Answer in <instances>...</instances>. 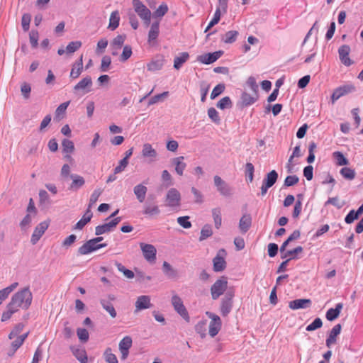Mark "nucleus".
Listing matches in <instances>:
<instances>
[{"instance_id": "nucleus-46", "label": "nucleus", "mask_w": 363, "mask_h": 363, "mask_svg": "<svg viewBox=\"0 0 363 363\" xmlns=\"http://www.w3.org/2000/svg\"><path fill=\"white\" fill-rule=\"evenodd\" d=\"M69 104V101H67L61 104L55 111V117L58 119H61L64 117L66 110Z\"/></svg>"}, {"instance_id": "nucleus-17", "label": "nucleus", "mask_w": 363, "mask_h": 363, "mask_svg": "<svg viewBox=\"0 0 363 363\" xmlns=\"http://www.w3.org/2000/svg\"><path fill=\"white\" fill-rule=\"evenodd\" d=\"M150 297L147 295H143L138 297L135 303V312L137 313L140 311L147 309L152 307V303L150 301Z\"/></svg>"}, {"instance_id": "nucleus-37", "label": "nucleus", "mask_w": 363, "mask_h": 363, "mask_svg": "<svg viewBox=\"0 0 363 363\" xmlns=\"http://www.w3.org/2000/svg\"><path fill=\"white\" fill-rule=\"evenodd\" d=\"M162 270L164 274L169 277V278H174L177 275V270L173 269V267L171 266L169 263L167 262H164L162 264Z\"/></svg>"}, {"instance_id": "nucleus-22", "label": "nucleus", "mask_w": 363, "mask_h": 363, "mask_svg": "<svg viewBox=\"0 0 363 363\" xmlns=\"http://www.w3.org/2000/svg\"><path fill=\"white\" fill-rule=\"evenodd\" d=\"M341 328L342 327L340 324H337L332 328V330L330 332L329 336L328 337L325 341V344L328 347H330L331 345L335 343L336 337L340 333Z\"/></svg>"}, {"instance_id": "nucleus-64", "label": "nucleus", "mask_w": 363, "mask_h": 363, "mask_svg": "<svg viewBox=\"0 0 363 363\" xmlns=\"http://www.w3.org/2000/svg\"><path fill=\"white\" fill-rule=\"evenodd\" d=\"M189 220V216H181L177 218V223L184 228L189 229L192 225L191 223Z\"/></svg>"}, {"instance_id": "nucleus-29", "label": "nucleus", "mask_w": 363, "mask_h": 363, "mask_svg": "<svg viewBox=\"0 0 363 363\" xmlns=\"http://www.w3.org/2000/svg\"><path fill=\"white\" fill-rule=\"evenodd\" d=\"M70 349L74 357L80 362V363L87 362L88 358L84 349L76 347H71Z\"/></svg>"}, {"instance_id": "nucleus-26", "label": "nucleus", "mask_w": 363, "mask_h": 363, "mask_svg": "<svg viewBox=\"0 0 363 363\" xmlns=\"http://www.w3.org/2000/svg\"><path fill=\"white\" fill-rule=\"evenodd\" d=\"M133 191L138 201L143 203L145 199L147 188L145 185L140 184L134 187Z\"/></svg>"}, {"instance_id": "nucleus-4", "label": "nucleus", "mask_w": 363, "mask_h": 363, "mask_svg": "<svg viewBox=\"0 0 363 363\" xmlns=\"http://www.w3.org/2000/svg\"><path fill=\"white\" fill-rule=\"evenodd\" d=\"M213 182L218 192L221 196L230 197L233 195V189L220 177L218 175L214 176Z\"/></svg>"}, {"instance_id": "nucleus-6", "label": "nucleus", "mask_w": 363, "mask_h": 363, "mask_svg": "<svg viewBox=\"0 0 363 363\" xmlns=\"http://www.w3.org/2000/svg\"><path fill=\"white\" fill-rule=\"evenodd\" d=\"M181 204V194L175 188H171L167 193L165 206L171 208H178Z\"/></svg>"}, {"instance_id": "nucleus-14", "label": "nucleus", "mask_w": 363, "mask_h": 363, "mask_svg": "<svg viewBox=\"0 0 363 363\" xmlns=\"http://www.w3.org/2000/svg\"><path fill=\"white\" fill-rule=\"evenodd\" d=\"M350 50V48L347 45H343L338 49L340 60L347 67L353 64V61L349 57Z\"/></svg>"}, {"instance_id": "nucleus-49", "label": "nucleus", "mask_w": 363, "mask_h": 363, "mask_svg": "<svg viewBox=\"0 0 363 363\" xmlns=\"http://www.w3.org/2000/svg\"><path fill=\"white\" fill-rule=\"evenodd\" d=\"M115 264L118 271L122 272L125 277H127L128 279H133L134 277L133 272L126 269L121 263L116 262Z\"/></svg>"}, {"instance_id": "nucleus-2", "label": "nucleus", "mask_w": 363, "mask_h": 363, "mask_svg": "<svg viewBox=\"0 0 363 363\" xmlns=\"http://www.w3.org/2000/svg\"><path fill=\"white\" fill-rule=\"evenodd\" d=\"M135 11L144 21L146 26H149L151 20V11L140 0H133Z\"/></svg>"}, {"instance_id": "nucleus-9", "label": "nucleus", "mask_w": 363, "mask_h": 363, "mask_svg": "<svg viewBox=\"0 0 363 363\" xmlns=\"http://www.w3.org/2000/svg\"><path fill=\"white\" fill-rule=\"evenodd\" d=\"M234 294L228 291L221 300L220 313L223 316H227L233 308V298Z\"/></svg>"}, {"instance_id": "nucleus-56", "label": "nucleus", "mask_w": 363, "mask_h": 363, "mask_svg": "<svg viewBox=\"0 0 363 363\" xmlns=\"http://www.w3.org/2000/svg\"><path fill=\"white\" fill-rule=\"evenodd\" d=\"M31 21V16L29 13H24L21 18V25L23 30L26 32L29 30Z\"/></svg>"}, {"instance_id": "nucleus-63", "label": "nucleus", "mask_w": 363, "mask_h": 363, "mask_svg": "<svg viewBox=\"0 0 363 363\" xmlns=\"http://www.w3.org/2000/svg\"><path fill=\"white\" fill-rule=\"evenodd\" d=\"M298 181L299 179L296 175H289L286 177L284 185L287 187L291 186L296 184Z\"/></svg>"}, {"instance_id": "nucleus-45", "label": "nucleus", "mask_w": 363, "mask_h": 363, "mask_svg": "<svg viewBox=\"0 0 363 363\" xmlns=\"http://www.w3.org/2000/svg\"><path fill=\"white\" fill-rule=\"evenodd\" d=\"M133 344L131 337L125 336L119 342V350H130Z\"/></svg>"}, {"instance_id": "nucleus-48", "label": "nucleus", "mask_w": 363, "mask_h": 363, "mask_svg": "<svg viewBox=\"0 0 363 363\" xmlns=\"http://www.w3.org/2000/svg\"><path fill=\"white\" fill-rule=\"evenodd\" d=\"M302 251H303V247L301 246H298L296 248H294V250H286V252H284L281 254V257L282 259H285L286 257H289V258L293 257V259H294L295 258L294 255L298 253H301Z\"/></svg>"}, {"instance_id": "nucleus-54", "label": "nucleus", "mask_w": 363, "mask_h": 363, "mask_svg": "<svg viewBox=\"0 0 363 363\" xmlns=\"http://www.w3.org/2000/svg\"><path fill=\"white\" fill-rule=\"evenodd\" d=\"M125 40V35H118L112 41L111 46L115 49H119L122 47Z\"/></svg>"}, {"instance_id": "nucleus-55", "label": "nucleus", "mask_w": 363, "mask_h": 363, "mask_svg": "<svg viewBox=\"0 0 363 363\" xmlns=\"http://www.w3.org/2000/svg\"><path fill=\"white\" fill-rule=\"evenodd\" d=\"M225 89V84H218V85H216L211 94V99H216L217 96H218L220 94H221L224 90Z\"/></svg>"}, {"instance_id": "nucleus-23", "label": "nucleus", "mask_w": 363, "mask_h": 363, "mask_svg": "<svg viewBox=\"0 0 363 363\" xmlns=\"http://www.w3.org/2000/svg\"><path fill=\"white\" fill-rule=\"evenodd\" d=\"M142 155L143 157L150 158L151 161H153L157 157V152L156 150L152 147V145L150 143H145L143 145Z\"/></svg>"}, {"instance_id": "nucleus-59", "label": "nucleus", "mask_w": 363, "mask_h": 363, "mask_svg": "<svg viewBox=\"0 0 363 363\" xmlns=\"http://www.w3.org/2000/svg\"><path fill=\"white\" fill-rule=\"evenodd\" d=\"M254 172H255L254 165L252 163H250V162H247L245 164V174H246V175L247 177V180L250 182H252L253 181V179H254Z\"/></svg>"}, {"instance_id": "nucleus-50", "label": "nucleus", "mask_w": 363, "mask_h": 363, "mask_svg": "<svg viewBox=\"0 0 363 363\" xmlns=\"http://www.w3.org/2000/svg\"><path fill=\"white\" fill-rule=\"evenodd\" d=\"M208 116L213 123L216 124H219L220 123V118L218 112L215 108L211 107L208 108Z\"/></svg>"}, {"instance_id": "nucleus-39", "label": "nucleus", "mask_w": 363, "mask_h": 363, "mask_svg": "<svg viewBox=\"0 0 363 363\" xmlns=\"http://www.w3.org/2000/svg\"><path fill=\"white\" fill-rule=\"evenodd\" d=\"M102 192L103 189L100 188L96 189L93 191L89 199V205L87 208L88 209L91 210V208L95 205Z\"/></svg>"}, {"instance_id": "nucleus-34", "label": "nucleus", "mask_w": 363, "mask_h": 363, "mask_svg": "<svg viewBox=\"0 0 363 363\" xmlns=\"http://www.w3.org/2000/svg\"><path fill=\"white\" fill-rule=\"evenodd\" d=\"M278 177V173L275 170H272L266 175L262 182L272 187L277 181Z\"/></svg>"}, {"instance_id": "nucleus-15", "label": "nucleus", "mask_w": 363, "mask_h": 363, "mask_svg": "<svg viewBox=\"0 0 363 363\" xmlns=\"http://www.w3.org/2000/svg\"><path fill=\"white\" fill-rule=\"evenodd\" d=\"M223 51H216L212 53H207L197 57V60L203 64L209 65L216 62L223 55Z\"/></svg>"}, {"instance_id": "nucleus-28", "label": "nucleus", "mask_w": 363, "mask_h": 363, "mask_svg": "<svg viewBox=\"0 0 363 363\" xmlns=\"http://www.w3.org/2000/svg\"><path fill=\"white\" fill-rule=\"evenodd\" d=\"M342 308L343 304L342 303H337L335 308H331L328 310L325 315L326 318L330 321L334 320L339 316Z\"/></svg>"}, {"instance_id": "nucleus-62", "label": "nucleus", "mask_w": 363, "mask_h": 363, "mask_svg": "<svg viewBox=\"0 0 363 363\" xmlns=\"http://www.w3.org/2000/svg\"><path fill=\"white\" fill-rule=\"evenodd\" d=\"M331 204L337 207V208H341L345 203L343 201H340L339 198L337 196L329 198L325 203V206Z\"/></svg>"}, {"instance_id": "nucleus-31", "label": "nucleus", "mask_w": 363, "mask_h": 363, "mask_svg": "<svg viewBox=\"0 0 363 363\" xmlns=\"http://www.w3.org/2000/svg\"><path fill=\"white\" fill-rule=\"evenodd\" d=\"M100 303L102 306V308L107 312L109 313L110 316L112 318H114L116 317L117 315V313H116V311L113 306V305L111 303V301H109L108 300L106 299V298H101L100 300Z\"/></svg>"}, {"instance_id": "nucleus-53", "label": "nucleus", "mask_w": 363, "mask_h": 363, "mask_svg": "<svg viewBox=\"0 0 363 363\" xmlns=\"http://www.w3.org/2000/svg\"><path fill=\"white\" fill-rule=\"evenodd\" d=\"M39 34L38 30H32L29 33L30 43L33 48H36L38 45Z\"/></svg>"}, {"instance_id": "nucleus-58", "label": "nucleus", "mask_w": 363, "mask_h": 363, "mask_svg": "<svg viewBox=\"0 0 363 363\" xmlns=\"http://www.w3.org/2000/svg\"><path fill=\"white\" fill-rule=\"evenodd\" d=\"M132 48L130 45H125L123 47V52H122V54L121 55V57H120V60L121 62H125L126 60H128L130 56L132 55Z\"/></svg>"}, {"instance_id": "nucleus-10", "label": "nucleus", "mask_w": 363, "mask_h": 363, "mask_svg": "<svg viewBox=\"0 0 363 363\" xmlns=\"http://www.w3.org/2000/svg\"><path fill=\"white\" fill-rule=\"evenodd\" d=\"M140 246L145 259L150 262H154L156 259L157 255L155 247L151 244L143 242H141Z\"/></svg>"}, {"instance_id": "nucleus-20", "label": "nucleus", "mask_w": 363, "mask_h": 363, "mask_svg": "<svg viewBox=\"0 0 363 363\" xmlns=\"http://www.w3.org/2000/svg\"><path fill=\"white\" fill-rule=\"evenodd\" d=\"M70 179L72 180L69 189L72 191H77L79 189L82 187L85 184L84 179L78 174H72L69 175Z\"/></svg>"}, {"instance_id": "nucleus-44", "label": "nucleus", "mask_w": 363, "mask_h": 363, "mask_svg": "<svg viewBox=\"0 0 363 363\" xmlns=\"http://www.w3.org/2000/svg\"><path fill=\"white\" fill-rule=\"evenodd\" d=\"M104 357L107 363H118V359L116 356L112 353V350L110 347L106 349L104 353Z\"/></svg>"}, {"instance_id": "nucleus-42", "label": "nucleus", "mask_w": 363, "mask_h": 363, "mask_svg": "<svg viewBox=\"0 0 363 363\" xmlns=\"http://www.w3.org/2000/svg\"><path fill=\"white\" fill-rule=\"evenodd\" d=\"M160 211L156 205H145L143 213L148 216H154L160 214Z\"/></svg>"}, {"instance_id": "nucleus-27", "label": "nucleus", "mask_w": 363, "mask_h": 363, "mask_svg": "<svg viewBox=\"0 0 363 363\" xmlns=\"http://www.w3.org/2000/svg\"><path fill=\"white\" fill-rule=\"evenodd\" d=\"M252 225V218L250 214H245L239 222V228L242 233H245Z\"/></svg>"}, {"instance_id": "nucleus-38", "label": "nucleus", "mask_w": 363, "mask_h": 363, "mask_svg": "<svg viewBox=\"0 0 363 363\" xmlns=\"http://www.w3.org/2000/svg\"><path fill=\"white\" fill-rule=\"evenodd\" d=\"M18 310L13 307L10 303L6 306V310L1 315V321L5 322L11 318L12 315L16 313Z\"/></svg>"}, {"instance_id": "nucleus-7", "label": "nucleus", "mask_w": 363, "mask_h": 363, "mask_svg": "<svg viewBox=\"0 0 363 363\" xmlns=\"http://www.w3.org/2000/svg\"><path fill=\"white\" fill-rule=\"evenodd\" d=\"M206 315L211 319V322L209 323V335L213 337H215L221 328L222 322L220 317L211 312L207 311L206 313Z\"/></svg>"}, {"instance_id": "nucleus-25", "label": "nucleus", "mask_w": 363, "mask_h": 363, "mask_svg": "<svg viewBox=\"0 0 363 363\" xmlns=\"http://www.w3.org/2000/svg\"><path fill=\"white\" fill-rule=\"evenodd\" d=\"M93 213L91 210L86 209L82 218L76 223L74 230H82L91 220Z\"/></svg>"}, {"instance_id": "nucleus-5", "label": "nucleus", "mask_w": 363, "mask_h": 363, "mask_svg": "<svg viewBox=\"0 0 363 363\" xmlns=\"http://www.w3.org/2000/svg\"><path fill=\"white\" fill-rule=\"evenodd\" d=\"M171 303L174 309L178 314H179L186 322H189L190 318L188 311L184 306L182 298L176 294H174Z\"/></svg>"}, {"instance_id": "nucleus-8", "label": "nucleus", "mask_w": 363, "mask_h": 363, "mask_svg": "<svg viewBox=\"0 0 363 363\" xmlns=\"http://www.w3.org/2000/svg\"><path fill=\"white\" fill-rule=\"evenodd\" d=\"M121 220V218L117 217L106 223L96 226L95 228V234L100 235L113 231Z\"/></svg>"}, {"instance_id": "nucleus-12", "label": "nucleus", "mask_w": 363, "mask_h": 363, "mask_svg": "<svg viewBox=\"0 0 363 363\" xmlns=\"http://www.w3.org/2000/svg\"><path fill=\"white\" fill-rule=\"evenodd\" d=\"M225 250L221 249L218 251L217 255L213 258V270L216 272L223 271L226 267V262L224 257L225 256Z\"/></svg>"}, {"instance_id": "nucleus-40", "label": "nucleus", "mask_w": 363, "mask_h": 363, "mask_svg": "<svg viewBox=\"0 0 363 363\" xmlns=\"http://www.w3.org/2000/svg\"><path fill=\"white\" fill-rule=\"evenodd\" d=\"M340 174L347 180H353L355 178L356 172L354 169L350 167H343L340 169Z\"/></svg>"}, {"instance_id": "nucleus-41", "label": "nucleus", "mask_w": 363, "mask_h": 363, "mask_svg": "<svg viewBox=\"0 0 363 363\" xmlns=\"http://www.w3.org/2000/svg\"><path fill=\"white\" fill-rule=\"evenodd\" d=\"M168 6L165 3H162L159 6V7L156 9L155 11L153 12L152 16L153 18H162L163 17L168 11Z\"/></svg>"}, {"instance_id": "nucleus-3", "label": "nucleus", "mask_w": 363, "mask_h": 363, "mask_svg": "<svg viewBox=\"0 0 363 363\" xmlns=\"http://www.w3.org/2000/svg\"><path fill=\"white\" fill-rule=\"evenodd\" d=\"M228 288L227 278L225 277H220L216 280V282L211 287V294L213 300L218 299L221 295L224 294Z\"/></svg>"}, {"instance_id": "nucleus-47", "label": "nucleus", "mask_w": 363, "mask_h": 363, "mask_svg": "<svg viewBox=\"0 0 363 363\" xmlns=\"http://www.w3.org/2000/svg\"><path fill=\"white\" fill-rule=\"evenodd\" d=\"M232 101L229 96L222 98L218 103L216 106L220 109H225L232 107Z\"/></svg>"}, {"instance_id": "nucleus-60", "label": "nucleus", "mask_w": 363, "mask_h": 363, "mask_svg": "<svg viewBox=\"0 0 363 363\" xmlns=\"http://www.w3.org/2000/svg\"><path fill=\"white\" fill-rule=\"evenodd\" d=\"M333 155L336 160L337 164L342 166L348 164V160L340 152H335Z\"/></svg>"}, {"instance_id": "nucleus-30", "label": "nucleus", "mask_w": 363, "mask_h": 363, "mask_svg": "<svg viewBox=\"0 0 363 363\" xmlns=\"http://www.w3.org/2000/svg\"><path fill=\"white\" fill-rule=\"evenodd\" d=\"M160 33V22H153L150 26V29L148 33V42L150 43L154 42L157 38Z\"/></svg>"}, {"instance_id": "nucleus-24", "label": "nucleus", "mask_w": 363, "mask_h": 363, "mask_svg": "<svg viewBox=\"0 0 363 363\" xmlns=\"http://www.w3.org/2000/svg\"><path fill=\"white\" fill-rule=\"evenodd\" d=\"M258 94L253 93L252 95L244 91L242 92L240 99L243 106H248L258 100Z\"/></svg>"}, {"instance_id": "nucleus-35", "label": "nucleus", "mask_w": 363, "mask_h": 363, "mask_svg": "<svg viewBox=\"0 0 363 363\" xmlns=\"http://www.w3.org/2000/svg\"><path fill=\"white\" fill-rule=\"evenodd\" d=\"M212 216L214 220L215 227L219 229L222 224L221 210L220 208L212 209Z\"/></svg>"}, {"instance_id": "nucleus-1", "label": "nucleus", "mask_w": 363, "mask_h": 363, "mask_svg": "<svg viewBox=\"0 0 363 363\" xmlns=\"http://www.w3.org/2000/svg\"><path fill=\"white\" fill-rule=\"evenodd\" d=\"M32 300V293L29 287H26L14 294L9 303L18 311L20 308L26 310L31 305Z\"/></svg>"}, {"instance_id": "nucleus-16", "label": "nucleus", "mask_w": 363, "mask_h": 363, "mask_svg": "<svg viewBox=\"0 0 363 363\" xmlns=\"http://www.w3.org/2000/svg\"><path fill=\"white\" fill-rule=\"evenodd\" d=\"M92 86V80L91 77L86 76L80 80L74 86V90L75 91H82L83 94L88 93L91 91Z\"/></svg>"}, {"instance_id": "nucleus-51", "label": "nucleus", "mask_w": 363, "mask_h": 363, "mask_svg": "<svg viewBox=\"0 0 363 363\" xmlns=\"http://www.w3.org/2000/svg\"><path fill=\"white\" fill-rule=\"evenodd\" d=\"M82 43L81 41H72L66 47V52L69 54L73 53L79 49Z\"/></svg>"}, {"instance_id": "nucleus-52", "label": "nucleus", "mask_w": 363, "mask_h": 363, "mask_svg": "<svg viewBox=\"0 0 363 363\" xmlns=\"http://www.w3.org/2000/svg\"><path fill=\"white\" fill-rule=\"evenodd\" d=\"M63 152L67 153H71L74 150V145L72 140L68 139H64L62 142Z\"/></svg>"}, {"instance_id": "nucleus-36", "label": "nucleus", "mask_w": 363, "mask_h": 363, "mask_svg": "<svg viewBox=\"0 0 363 363\" xmlns=\"http://www.w3.org/2000/svg\"><path fill=\"white\" fill-rule=\"evenodd\" d=\"M238 35V32L236 30H230L226 32L222 37L221 40L225 43H234Z\"/></svg>"}, {"instance_id": "nucleus-33", "label": "nucleus", "mask_w": 363, "mask_h": 363, "mask_svg": "<svg viewBox=\"0 0 363 363\" xmlns=\"http://www.w3.org/2000/svg\"><path fill=\"white\" fill-rule=\"evenodd\" d=\"M189 58V55L186 52H182L179 56H177L174 60V68L179 69L184 63H185Z\"/></svg>"}, {"instance_id": "nucleus-19", "label": "nucleus", "mask_w": 363, "mask_h": 363, "mask_svg": "<svg viewBox=\"0 0 363 363\" xmlns=\"http://www.w3.org/2000/svg\"><path fill=\"white\" fill-rule=\"evenodd\" d=\"M164 61L165 60L163 56H157L147 65V69L150 72L160 70L164 66Z\"/></svg>"}, {"instance_id": "nucleus-57", "label": "nucleus", "mask_w": 363, "mask_h": 363, "mask_svg": "<svg viewBox=\"0 0 363 363\" xmlns=\"http://www.w3.org/2000/svg\"><path fill=\"white\" fill-rule=\"evenodd\" d=\"M77 335L79 340L82 342H86L89 340V333L85 328H78L77 330Z\"/></svg>"}, {"instance_id": "nucleus-11", "label": "nucleus", "mask_w": 363, "mask_h": 363, "mask_svg": "<svg viewBox=\"0 0 363 363\" xmlns=\"http://www.w3.org/2000/svg\"><path fill=\"white\" fill-rule=\"evenodd\" d=\"M355 91V87L352 84H346L335 89L331 96V101L334 104L340 97L353 92Z\"/></svg>"}, {"instance_id": "nucleus-13", "label": "nucleus", "mask_w": 363, "mask_h": 363, "mask_svg": "<svg viewBox=\"0 0 363 363\" xmlns=\"http://www.w3.org/2000/svg\"><path fill=\"white\" fill-rule=\"evenodd\" d=\"M48 226L49 223L47 221H43L35 227L30 239L32 244L35 245L40 240L45 230L48 229Z\"/></svg>"}, {"instance_id": "nucleus-32", "label": "nucleus", "mask_w": 363, "mask_h": 363, "mask_svg": "<svg viewBox=\"0 0 363 363\" xmlns=\"http://www.w3.org/2000/svg\"><path fill=\"white\" fill-rule=\"evenodd\" d=\"M120 22V16L119 12L118 11H114L111 13L109 18V24L108 28L111 30H116Z\"/></svg>"}, {"instance_id": "nucleus-61", "label": "nucleus", "mask_w": 363, "mask_h": 363, "mask_svg": "<svg viewBox=\"0 0 363 363\" xmlns=\"http://www.w3.org/2000/svg\"><path fill=\"white\" fill-rule=\"evenodd\" d=\"M323 325L322 320L320 318H316L311 324H309L306 330L307 331H313L318 328H321Z\"/></svg>"}, {"instance_id": "nucleus-21", "label": "nucleus", "mask_w": 363, "mask_h": 363, "mask_svg": "<svg viewBox=\"0 0 363 363\" xmlns=\"http://www.w3.org/2000/svg\"><path fill=\"white\" fill-rule=\"evenodd\" d=\"M172 163L175 165V172L179 176H182L186 167V164L184 162V157L179 156L174 157L172 160Z\"/></svg>"}, {"instance_id": "nucleus-18", "label": "nucleus", "mask_w": 363, "mask_h": 363, "mask_svg": "<svg viewBox=\"0 0 363 363\" xmlns=\"http://www.w3.org/2000/svg\"><path fill=\"white\" fill-rule=\"evenodd\" d=\"M312 301L308 298L295 299L289 303V307L292 310L306 309L311 306Z\"/></svg>"}, {"instance_id": "nucleus-43", "label": "nucleus", "mask_w": 363, "mask_h": 363, "mask_svg": "<svg viewBox=\"0 0 363 363\" xmlns=\"http://www.w3.org/2000/svg\"><path fill=\"white\" fill-rule=\"evenodd\" d=\"M213 234L212 228L210 225H205L201 230V235L199 237V241H203L208 238L211 237Z\"/></svg>"}]
</instances>
